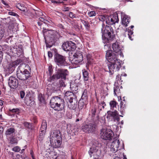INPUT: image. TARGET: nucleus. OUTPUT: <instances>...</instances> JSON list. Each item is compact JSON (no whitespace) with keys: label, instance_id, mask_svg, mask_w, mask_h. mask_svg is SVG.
Segmentation results:
<instances>
[{"label":"nucleus","instance_id":"nucleus-37","mask_svg":"<svg viewBox=\"0 0 159 159\" xmlns=\"http://www.w3.org/2000/svg\"><path fill=\"white\" fill-rule=\"evenodd\" d=\"M49 154V157L51 158L50 159H57V156L56 152L52 151Z\"/></svg>","mask_w":159,"mask_h":159},{"label":"nucleus","instance_id":"nucleus-45","mask_svg":"<svg viewBox=\"0 0 159 159\" xmlns=\"http://www.w3.org/2000/svg\"><path fill=\"white\" fill-rule=\"evenodd\" d=\"M22 62V60L21 59H17L16 61H13L11 62L14 66L16 67V66L18 65L20 63Z\"/></svg>","mask_w":159,"mask_h":159},{"label":"nucleus","instance_id":"nucleus-25","mask_svg":"<svg viewBox=\"0 0 159 159\" xmlns=\"http://www.w3.org/2000/svg\"><path fill=\"white\" fill-rule=\"evenodd\" d=\"M65 97L67 99V100H69V99H72L75 97V95L73 93L70 91H67L65 94Z\"/></svg>","mask_w":159,"mask_h":159},{"label":"nucleus","instance_id":"nucleus-63","mask_svg":"<svg viewBox=\"0 0 159 159\" xmlns=\"http://www.w3.org/2000/svg\"><path fill=\"white\" fill-rule=\"evenodd\" d=\"M3 131V128L2 127H0V134H1Z\"/></svg>","mask_w":159,"mask_h":159},{"label":"nucleus","instance_id":"nucleus-43","mask_svg":"<svg viewBox=\"0 0 159 159\" xmlns=\"http://www.w3.org/2000/svg\"><path fill=\"white\" fill-rule=\"evenodd\" d=\"M127 31L128 32V35L129 38V39L131 40H132V35L133 34V30H131L129 29H127L126 32Z\"/></svg>","mask_w":159,"mask_h":159},{"label":"nucleus","instance_id":"nucleus-13","mask_svg":"<svg viewBox=\"0 0 159 159\" xmlns=\"http://www.w3.org/2000/svg\"><path fill=\"white\" fill-rule=\"evenodd\" d=\"M74 58L72 61L73 63L76 65L82 64L83 60V57L82 52L77 51L73 55Z\"/></svg>","mask_w":159,"mask_h":159},{"label":"nucleus","instance_id":"nucleus-1","mask_svg":"<svg viewBox=\"0 0 159 159\" xmlns=\"http://www.w3.org/2000/svg\"><path fill=\"white\" fill-rule=\"evenodd\" d=\"M106 57L108 61L107 66L109 73L112 75L114 71H119L121 65L120 60L117 57L116 54L113 52L112 50H108L107 52Z\"/></svg>","mask_w":159,"mask_h":159},{"label":"nucleus","instance_id":"nucleus-15","mask_svg":"<svg viewBox=\"0 0 159 159\" xmlns=\"http://www.w3.org/2000/svg\"><path fill=\"white\" fill-rule=\"evenodd\" d=\"M106 117L109 119L111 118L114 121L118 122L120 120L119 113L116 110H115L114 111H108L107 112Z\"/></svg>","mask_w":159,"mask_h":159},{"label":"nucleus","instance_id":"nucleus-34","mask_svg":"<svg viewBox=\"0 0 159 159\" xmlns=\"http://www.w3.org/2000/svg\"><path fill=\"white\" fill-rule=\"evenodd\" d=\"M86 57L87 61V64L88 65H90L92 63L93 60L91 55L89 54H87Z\"/></svg>","mask_w":159,"mask_h":159},{"label":"nucleus","instance_id":"nucleus-28","mask_svg":"<svg viewBox=\"0 0 159 159\" xmlns=\"http://www.w3.org/2000/svg\"><path fill=\"white\" fill-rule=\"evenodd\" d=\"M32 12L34 15V16L36 17H39L43 15L42 10L40 9L37 10L33 9Z\"/></svg>","mask_w":159,"mask_h":159},{"label":"nucleus","instance_id":"nucleus-31","mask_svg":"<svg viewBox=\"0 0 159 159\" xmlns=\"http://www.w3.org/2000/svg\"><path fill=\"white\" fill-rule=\"evenodd\" d=\"M97 109V107L95 104L93 105L91 107L90 112L92 114V116L94 117L95 116V113Z\"/></svg>","mask_w":159,"mask_h":159},{"label":"nucleus","instance_id":"nucleus-57","mask_svg":"<svg viewBox=\"0 0 159 159\" xmlns=\"http://www.w3.org/2000/svg\"><path fill=\"white\" fill-rule=\"evenodd\" d=\"M8 14L10 15L14 16H18V14L14 12H8Z\"/></svg>","mask_w":159,"mask_h":159},{"label":"nucleus","instance_id":"nucleus-8","mask_svg":"<svg viewBox=\"0 0 159 159\" xmlns=\"http://www.w3.org/2000/svg\"><path fill=\"white\" fill-rule=\"evenodd\" d=\"M101 144L97 140H93L92 146L89 151V153L91 157L93 159H98L101 153L100 149Z\"/></svg>","mask_w":159,"mask_h":159},{"label":"nucleus","instance_id":"nucleus-44","mask_svg":"<svg viewBox=\"0 0 159 159\" xmlns=\"http://www.w3.org/2000/svg\"><path fill=\"white\" fill-rule=\"evenodd\" d=\"M7 139L9 140L10 143L11 144H13L17 143L16 139L14 137L11 138H7Z\"/></svg>","mask_w":159,"mask_h":159},{"label":"nucleus","instance_id":"nucleus-32","mask_svg":"<svg viewBox=\"0 0 159 159\" xmlns=\"http://www.w3.org/2000/svg\"><path fill=\"white\" fill-rule=\"evenodd\" d=\"M117 104V103L115 101H111L109 103L110 109L111 110H115V108H116V106Z\"/></svg>","mask_w":159,"mask_h":159},{"label":"nucleus","instance_id":"nucleus-9","mask_svg":"<svg viewBox=\"0 0 159 159\" xmlns=\"http://www.w3.org/2000/svg\"><path fill=\"white\" fill-rule=\"evenodd\" d=\"M6 48V50L7 49L5 52L7 54L10 53L11 52L15 54L14 55H17L18 57L23 56L24 52L23 48V46L21 45H19L18 46H15L12 48L11 47L7 46L5 47Z\"/></svg>","mask_w":159,"mask_h":159},{"label":"nucleus","instance_id":"nucleus-4","mask_svg":"<svg viewBox=\"0 0 159 159\" xmlns=\"http://www.w3.org/2000/svg\"><path fill=\"white\" fill-rule=\"evenodd\" d=\"M102 39L104 43H108L115 38L114 29L111 26L106 25L105 27L104 24L102 23Z\"/></svg>","mask_w":159,"mask_h":159},{"label":"nucleus","instance_id":"nucleus-14","mask_svg":"<svg viewBox=\"0 0 159 159\" xmlns=\"http://www.w3.org/2000/svg\"><path fill=\"white\" fill-rule=\"evenodd\" d=\"M47 94L48 96H51L55 91L60 89L58 84L55 83L49 84L47 86Z\"/></svg>","mask_w":159,"mask_h":159},{"label":"nucleus","instance_id":"nucleus-49","mask_svg":"<svg viewBox=\"0 0 159 159\" xmlns=\"http://www.w3.org/2000/svg\"><path fill=\"white\" fill-rule=\"evenodd\" d=\"M48 70L49 73V75L50 77L52 76L51 75H52L53 72V69L52 66H49L48 68Z\"/></svg>","mask_w":159,"mask_h":159},{"label":"nucleus","instance_id":"nucleus-50","mask_svg":"<svg viewBox=\"0 0 159 159\" xmlns=\"http://www.w3.org/2000/svg\"><path fill=\"white\" fill-rule=\"evenodd\" d=\"M69 17L71 19L75 18L76 17V15L72 12H69Z\"/></svg>","mask_w":159,"mask_h":159},{"label":"nucleus","instance_id":"nucleus-51","mask_svg":"<svg viewBox=\"0 0 159 159\" xmlns=\"http://www.w3.org/2000/svg\"><path fill=\"white\" fill-rule=\"evenodd\" d=\"M20 150V148L18 146L15 147L12 149V150L15 152H19Z\"/></svg>","mask_w":159,"mask_h":159},{"label":"nucleus","instance_id":"nucleus-21","mask_svg":"<svg viewBox=\"0 0 159 159\" xmlns=\"http://www.w3.org/2000/svg\"><path fill=\"white\" fill-rule=\"evenodd\" d=\"M69 99L67 100L68 107L70 109L75 110L77 107V100L75 98Z\"/></svg>","mask_w":159,"mask_h":159},{"label":"nucleus","instance_id":"nucleus-46","mask_svg":"<svg viewBox=\"0 0 159 159\" xmlns=\"http://www.w3.org/2000/svg\"><path fill=\"white\" fill-rule=\"evenodd\" d=\"M81 22L84 26L86 28L88 29L90 27V25L88 21H86L84 20H81Z\"/></svg>","mask_w":159,"mask_h":159},{"label":"nucleus","instance_id":"nucleus-62","mask_svg":"<svg viewBox=\"0 0 159 159\" xmlns=\"http://www.w3.org/2000/svg\"><path fill=\"white\" fill-rule=\"evenodd\" d=\"M57 26L59 27V28H62L63 29H65L64 26L62 25L61 24H57Z\"/></svg>","mask_w":159,"mask_h":159},{"label":"nucleus","instance_id":"nucleus-36","mask_svg":"<svg viewBox=\"0 0 159 159\" xmlns=\"http://www.w3.org/2000/svg\"><path fill=\"white\" fill-rule=\"evenodd\" d=\"M9 111L15 114L19 115V114L20 113V110L17 108L9 109Z\"/></svg>","mask_w":159,"mask_h":159},{"label":"nucleus","instance_id":"nucleus-17","mask_svg":"<svg viewBox=\"0 0 159 159\" xmlns=\"http://www.w3.org/2000/svg\"><path fill=\"white\" fill-rule=\"evenodd\" d=\"M102 19L104 20H105L107 24L111 25L115 24L116 22H118L119 20L117 16H115V17H111V16H102Z\"/></svg>","mask_w":159,"mask_h":159},{"label":"nucleus","instance_id":"nucleus-56","mask_svg":"<svg viewBox=\"0 0 159 159\" xmlns=\"http://www.w3.org/2000/svg\"><path fill=\"white\" fill-rule=\"evenodd\" d=\"M25 94V92L24 91H22L20 92V98H23L24 97Z\"/></svg>","mask_w":159,"mask_h":159},{"label":"nucleus","instance_id":"nucleus-20","mask_svg":"<svg viewBox=\"0 0 159 159\" xmlns=\"http://www.w3.org/2000/svg\"><path fill=\"white\" fill-rule=\"evenodd\" d=\"M16 132V130L14 126L8 128L5 131V134L6 138L14 137Z\"/></svg>","mask_w":159,"mask_h":159},{"label":"nucleus","instance_id":"nucleus-7","mask_svg":"<svg viewBox=\"0 0 159 159\" xmlns=\"http://www.w3.org/2000/svg\"><path fill=\"white\" fill-rule=\"evenodd\" d=\"M61 134L60 130H53L51 132L50 142L53 148L60 147L61 144Z\"/></svg>","mask_w":159,"mask_h":159},{"label":"nucleus","instance_id":"nucleus-19","mask_svg":"<svg viewBox=\"0 0 159 159\" xmlns=\"http://www.w3.org/2000/svg\"><path fill=\"white\" fill-rule=\"evenodd\" d=\"M25 102L28 106H33L35 104L34 98L30 94H27L25 98Z\"/></svg>","mask_w":159,"mask_h":159},{"label":"nucleus","instance_id":"nucleus-27","mask_svg":"<svg viewBox=\"0 0 159 159\" xmlns=\"http://www.w3.org/2000/svg\"><path fill=\"white\" fill-rule=\"evenodd\" d=\"M82 74L83 80L84 82L87 81L89 80V73L88 71L85 69L82 70Z\"/></svg>","mask_w":159,"mask_h":159},{"label":"nucleus","instance_id":"nucleus-40","mask_svg":"<svg viewBox=\"0 0 159 159\" xmlns=\"http://www.w3.org/2000/svg\"><path fill=\"white\" fill-rule=\"evenodd\" d=\"M114 92L115 95L119 96V93H120V89L118 86H116L114 88Z\"/></svg>","mask_w":159,"mask_h":159},{"label":"nucleus","instance_id":"nucleus-61","mask_svg":"<svg viewBox=\"0 0 159 159\" xmlns=\"http://www.w3.org/2000/svg\"><path fill=\"white\" fill-rule=\"evenodd\" d=\"M48 56L49 57L52 58L53 56V54L51 52L48 51Z\"/></svg>","mask_w":159,"mask_h":159},{"label":"nucleus","instance_id":"nucleus-6","mask_svg":"<svg viewBox=\"0 0 159 159\" xmlns=\"http://www.w3.org/2000/svg\"><path fill=\"white\" fill-rule=\"evenodd\" d=\"M52 108L57 111L62 110L65 107V101L61 95L53 96L50 101Z\"/></svg>","mask_w":159,"mask_h":159},{"label":"nucleus","instance_id":"nucleus-30","mask_svg":"<svg viewBox=\"0 0 159 159\" xmlns=\"http://www.w3.org/2000/svg\"><path fill=\"white\" fill-rule=\"evenodd\" d=\"M15 67L12 63L8 64L7 66V71L9 73H12L15 69Z\"/></svg>","mask_w":159,"mask_h":159},{"label":"nucleus","instance_id":"nucleus-60","mask_svg":"<svg viewBox=\"0 0 159 159\" xmlns=\"http://www.w3.org/2000/svg\"><path fill=\"white\" fill-rule=\"evenodd\" d=\"M51 2L52 3H55V4H57L61 3V2H63L57 1H55V0H52Z\"/></svg>","mask_w":159,"mask_h":159},{"label":"nucleus","instance_id":"nucleus-52","mask_svg":"<svg viewBox=\"0 0 159 159\" xmlns=\"http://www.w3.org/2000/svg\"><path fill=\"white\" fill-rule=\"evenodd\" d=\"M4 34V31L3 29L0 28V40L2 38Z\"/></svg>","mask_w":159,"mask_h":159},{"label":"nucleus","instance_id":"nucleus-54","mask_svg":"<svg viewBox=\"0 0 159 159\" xmlns=\"http://www.w3.org/2000/svg\"><path fill=\"white\" fill-rule=\"evenodd\" d=\"M70 8L66 6L62 8V11H69Z\"/></svg>","mask_w":159,"mask_h":159},{"label":"nucleus","instance_id":"nucleus-10","mask_svg":"<svg viewBox=\"0 0 159 159\" xmlns=\"http://www.w3.org/2000/svg\"><path fill=\"white\" fill-rule=\"evenodd\" d=\"M101 138L106 140H110L114 135L113 131L109 129H102L100 134Z\"/></svg>","mask_w":159,"mask_h":159},{"label":"nucleus","instance_id":"nucleus-59","mask_svg":"<svg viewBox=\"0 0 159 159\" xmlns=\"http://www.w3.org/2000/svg\"><path fill=\"white\" fill-rule=\"evenodd\" d=\"M39 20L40 21H41V22H44V23H45L46 22H45V21H47V20H46L44 18H43V17H40L39 18Z\"/></svg>","mask_w":159,"mask_h":159},{"label":"nucleus","instance_id":"nucleus-23","mask_svg":"<svg viewBox=\"0 0 159 159\" xmlns=\"http://www.w3.org/2000/svg\"><path fill=\"white\" fill-rule=\"evenodd\" d=\"M112 47L114 51L115 52L118 53L121 55L122 52L121 51L119 42L116 41L115 43H113L112 44Z\"/></svg>","mask_w":159,"mask_h":159},{"label":"nucleus","instance_id":"nucleus-55","mask_svg":"<svg viewBox=\"0 0 159 159\" xmlns=\"http://www.w3.org/2000/svg\"><path fill=\"white\" fill-rule=\"evenodd\" d=\"M3 21H5L7 20V21H6V23H8L9 22H10L11 20V17H8L7 18H2Z\"/></svg>","mask_w":159,"mask_h":159},{"label":"nucleus","instance_id":"nucleus-3","mask_svg":"<svg viewBox=\"0 0 159 159\" xmlns=\"http://www.w3.org/2000/svg\"><path fill=\"white\" fill-rule=\"evenodd\" d=\"M68 71L67 69L59 68L57 71L52 76L48 78V80L49 82L54 81L55 80H57L60 79L59 83L60 87H65L66 85L65 81L66 79V76L68 75Z\"/></svg>","mask_w":159,"mask_h":159},{"label":"nucleus","instance_id":"nucleus-64","mask_svg":"<svg viewBox=\"0 0 159 159\" xmlns=\"http://www.w3.org/2000/svg\"><path fill=\"white\" fill-rule=\"evenodd\" d=\"M100 105L102 106V107L104 108V106H106V104H105V103L104 102H102L100 103Z\"/></svg>","mask_w":159,"mask_h":159},{"label":"nucleus","instance_id":"nucleus-53","mask_svg":"<svg viewBox=\"0 0 159 159\" xmlns=\"http://www.w3.org/2000/svg\"><path fill=\"white\" fill-rule=\"evenodd\" d=\"M1 2L2 3L4 4L5 6V7L7 8H10V6L9 5V4L5 2L4 0H2Z\"/></svg>","mask_w":159,"mask_h":159},{"label":"nucleus","instance_id":"nucleus-35","mask_svg":"<svg viewBox=\"0 0 159 159\" xmlns=\"http://www.w3.org/2000/svg\"><path fill=\"white\" fill-rule=\"evenodd\" d=\"M23 125L26 128L31 130L33 129L32 124L31 123L26 121L24 122Z\"/></svg>","mask_w":159,"mask_h":159},{"label":"nucleus","instance_id":"nucleus-18","mask_svg":"<svg viewBox=\"0 0 159 159\" xmlns=\"http://www.w3.org/2000/svg\"><path fill=\"white\" fill-rule=\"evenodd\" d=\"M8 84L11 89H15L18 85V80L15 77L11 76L9 78Z\"/></svg>","mask_w":159,"mask_h":159},{"label":"nucleus","instance_id":"nucleus-38","mask_svg":"<svg viewBox=\"0 0 159 159\" xmlns=\"http://www.w3.org/2000/svg\"><path fill=\"white\" fill-rule=\"evenodd\" d=\"M38 99L39 101L41 103L44 104L45 102L44 96L42 94H40L38 96Z\"/></svg>","mask_w":159,"mask_h":159},{"label":"nucleus","instance_id":"nucleus-26","mask_svg":"<svg viewBox=\"0 0 159 159\" xmlns=\"http://www.w3.org/2000/svg\"><path fill=\"white\" fill-rule=\"evenodd\" d=\"M47 129V122L46 120H42L41 126L40 130L43 132H46Z\"/></svg>","mask_w":159,"mask_h":159},{"label":"nucleus","instance_id":"nucleus-12","mask_svg":"<svg viewBox=\"0 0 159 159\" xmlns=\"http://www.w3.org/2000/svg\"><path fill=\"white\" fill-rule=\"evenodd\" d=\"M63 49L66 51L74 50L76 47L75 44L72 41H67L64 42L62 46Z\"/></svg>","mask_w":159,"mask_h":159},{"label":"nucleus","instance_id":"nucleus-39","mask_svg":"<svg viewBox=\"0 0 159 159\" xmlns=\"http://www.w3.org/2000/svg\"><path fill=\"white\" fill-rule=\"evenodd\" d=\"M83 99H81L78 103V107L80 110L82 109L85 106Z\"/></svg>","mask_w":159,"mask_h":159},{"label":"nucleus","instance_id":"nucleus-58","mask_svg":"<svg viewBox=\"0 0 159 159\" xmlns=\"http://www.w3.org/2000/svg\"><path fill=\"white\" fill-rule=\"evenodd\" d=\"M30 154L31 156V157H32V159H35V157L34 156V153L32 150H31L30 151Z\"/></svg>","mask_w":159,"mask_h":159},{"label":"nucleus","instance_id":"nucleus-29","mask_svg":"<svg viewBox=\"0 0 159 159\" xmlns=\"http://www.w3.org/2000/svg\"><path fill=\"white\" fill-rule=\"evenodd\" d=\"M16 7L20 10L24 12H26L27 11V8L22 4L19 3L17 4Z\"/></svg>","mask_w":159,"mask_h":159},{"label":"nucleus","instance_id":"nucleus-2","mask_svg":"<svg viewBox=\"0 0 159 159\" xmlns=\"http://www.w3.org/2000/svg\"><path fill=\"white\" fill-rule=\"evenodd\" d=\"M43 32L47 48L51 47L54 44L56 39L61 37L59 33L56 30H49L43 28Z\"/></svg>","mask_w":159,"mask_h":159},{"label":"nucleus","instance_id":"nucleus-48","mask_svg":"<svg viewBox=\"0 0 159 159\" xmlns=\"http://www.w3.org/2000/svg\"><path fill=\"white\" fill-rule=\"evenodd\" d=\"M88 15L89 16L91 17L95 16L96 15V13L95 11H91L88 12Z\"/></svg>","mask_w":159,"mask_h":159},{"label":"nucleus","instance_id":"nucleus-16","mask_svg":"<svg viewBox=\"0 0 159 159\" xmlns=\"http://www.w3.org/2000/svg\"><path fill=\"white\" fill-rule=\"evenodd\" d=\"M81 129L86 133H91L94 131L96 128V125L94 124L89 123L88 124H83L81 126Z\"/></svg>","mask_w":159,"mask_h":159},{"label":"nucleus","instance_id":"nucleus-22","mask_svg":"<svg viewBox=\"0 0 159 159\" xmlns=\"http://www.w3.org/2000/svg\"><path fill=\"white\" fill-rule=\"evenodd\" d=\"M120 144L119 140L116 139L111 143V150L114 152H116L118 149Z\"/></svg>","mask_w":159,"mask_h":159},{"label":"nucleus","instance_id":"nucleus-5","mask_svg":"<svg viewBox=\"0 0 159 159\" xmlns=\"http://www.w3.org/2000/svg\"><path fill=\"white\" fill-rule=\"evenodd\" d=\"M28 69L30 68L27 64H21L19 66L16 72V76L19 80H25L30 77V73Z\"/></svg>","mask_w":159,"mask_h":159},{"label":"nucleus","instance_id":"nucleus-11","mask_svg":"<svg viewBox=\"0 0 159 159\" xmlns=\"http://www.w3.org/2000/svg\"><path fill=\"white\" fill-rule=\"evenodd\" d=\"M54 61L59 66H65L66 64V57L57 53L54 55Z\"/></svg>","mask_w":159,"mask_h":159},{"label":"nucleus","instance_id":"nucleus-41","mask_svg":"<svg viewBox=\"0 0 159 159\" xmlns=\"http://www.w3.org/2000/svg\"><path fill=\"white\" fill-rule=\"evenodd\" d=\"M45 133L46 132H43L40 130L39 137V141H41L43 140L44 137Z\"/></svg>","mask_w":159,"mask_h":159},{"label":"nucleus","instance_id":"nucleus-47","mask_svg":"<svg viewBox=\"0 0 159 159\" xmlns=\"http://www.w3.org/2000/svg\"><path fill=\"white\" fill-rule=\"evenodd\" d=\"M31 120L35 125H36L38 122V118L36 116H33Z\"/></svg>","mask_w":159,"mask_h":159},{"label":"nucleus","instance_id":"nucleus-33","mask_svg":"<svg viewBox=\"0 0 159 159\" xmlns=\"http://www.w3.org/2000/svg\"><path fill=\"white\" fill-rule=\"evenodd\" d=\"M120 111L122 114H123L125 112V109L126 107V105L125 104H124V102L122 101H121L120 104Z\"/></svg>","mask_w":159,"mask_h":159},{"label":"nucleus","instance_id":"nucleus-42","mask_svg":"<svg viewBox=\"0 0 159 159\" xmlns=\"http://www.w3.org/2000/svg\"><path fill=\"white\" fill-rule=\"evenodd\" d=\"M87 93L88 91L87 89H84L82 95L81 96V98L82 99H87Z\"/></svg>","mask_w":159,"mask_h":159},{"label":"nucleus","instance_id":"nucleus-24","mask_svg":"<svg viewBox=\"0 0 159 159\" xmlns=\"http://www.w3.org/2000/svg\"><path fill=\"white\" fill-rule=\"evenodd\" d=\"M130 17L126 15L123 14L121 16L122 23L125 27L128 26V24L130 21Z\"/></svg>","mask_w":159,"mask_h":159}]
</instances>
